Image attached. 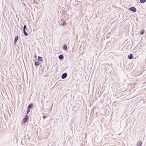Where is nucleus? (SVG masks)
<instances>
[{"instance_id": "20e7f679", "label": "nucleus", "mask_w": 146, "mask_h": 146, "mask_svg": "<svg viewBox=\"0 0 146 146\" xmlns=\"http://www.w3.org/2000/svg\"><path fill=\"white\" fill-rule=\"evenodd\" d=\"M18 39V36H17L15 37V40L14 42V44H15L16 43V42Z\"/></svg>"}, {"instance_id": "f03ea898", "label": "nucleus", "mask_w": 146, "mask_h": 146, "mask_svg": "<svg viewBox=\"0 0 146 146\" xmlns=\"http://www.w3.org/2000/svg\"><path fill=\"white\" fill-rule=\"evenodd\" d=\"M128 10L129 11H131L134 13L136 12V9L134 7H132L129 8Z\"/></svg>"}, {"instance_id": "ddd939ff", "label": "nucleus", "mask_w": 146, "mask_h": 146, "mask_svg": "<svg viewBox=\"0 0 146 146\" xmlns=\"http://www.w3.org/2000/svg\"><path fill=\"white\" fill-rule=\"evenodd\" d=\"M140 1L141 3H143L146 1V0H140Z\"/></svg>"}, {"instance_id": "0eeeda50", "label": "nucleus", "mask_w": 146, "mask_h": 146, "mask_svg": "<svg viewBox=\"0 0 146 146\" xmlns=\"http://www.w3.org/2000/svg\"><path fill=\"white\" fill-rule=\"evenodd\" d=\"M33 107V104H30L28 106V109H30L32 108Z\"/></svg>"}, {"instance_id": "6ab92c4d", "label": "nucleus", "mask_w": 146, "mask_h": 146, "mask_svg": "<svg viewBox=\"0 0 146 146\" xmlns=\"http://www.w3.org/2000/svg\"><path fill=\"white\" fill-rule=\"evenodd\" d=\"M44 118H45V117H44Z\"/></svg>"}, {"instance_id": "423d86ee", "label": "nucleus", "mask_w": 146, "mask_h": 146, "mask_svg": "<svg viewBox=\"0 0 146 146\" xmlns=\"http://www.w3.org/2000/svg\"><path fill=\"white\" fill-rule=\"evenodd\" d=\"M58 58L62 60L64 58V56L62 55H60L59 56Z\"/></svg>"}, {"instance_id": "6e6552de", "label": "nucleus", "mask_w": 146, "mask_h": 146, "mask_svg": "<svg viewBox=\"0 0 146 146\" xmlns=\"http://www.w3.org/2000/svg\"><path fill=\"white\" fill-rule=\"evenodd\" d=\"M63 49L64 50H66L67 49V46L66 45H65L63 46Z\"/></svg>"}, {"instance_id": "a211bd4d", "label": "nucleus", "mask_w": 146, "mask_h": 146, "mask_svg": "<svg viewBox=\"0 0 146 146\" xmlns=\"http://www.w3.org/2000/svg\"><path fill=\"white\" fill-rule=\"evenodd\" d=\"M35 58H36V56H35Z\"/></svg>"}, {"instance_id": "f8f14e48", "label": "nucleus", "mask_w": 146, "mask_h": 146, "mask_svg": "<svg viewBox=\"0 0 146 146\" xmlns=\"http://www.w3.org/2000/svg\"><path fill=\"white\" fill-rule=\"evenodd\" d=\"M23 31L24 32V34L26 36H27L28 35V34L25 31V30H23Z\"/></svg>"}, {"instance_id": "dca6fc26", "label": "nucleus", "mask_w": 146, "mask_h": 146, "mask_svg": "<svg viewBox=\"0 0 146 146\" xmlns=\"http://www.w3.org/2000/svg\"><path fill=\"white\" fill-rule=\"evenodd\" d=\"M30 109H28L27 108V114H28V113L30 112Z\"/></svg>"}, {"instance_id": "4468645a", "label": "nucleus", "mask_w": 146, "mask_h": 146, "mask_svg": "<svg viewBox=\"0 0 146 146\" xmlns=\"http://www.w3.org/2000/svg\"><path fill=\"white\" fill-rule=\"evenodd\" d=\"M144 33V30H142V31H141L140 32V34L141 35H143Z\"/></svg>"}, {"instance_id": "f3484780", "label": "nucleus", "mask_w": 146, "mask_h": 146, "mask_svg": "<svg viewBox=\"0 0 146 146\" xmlns=\"http://www.w3.org/2000/svg\"><path fill=\"white\" fill-rule=\"evenodd\" d=\"M26 28V26L25 25H24L23 28V30H25V29Z\"/></svg>"}, {"instance_id": "7ed1b4c3", "label": "nucleus", "mask_w": 146, "mask_h": 146, "mask_svg": "<svg viewBox=\"0 0 146 146\" xmlns=\"http://www.w3.org/2000/svg\"><path fill=\"white\" fill-rule=\"evenodd\" d=\"M67 73H64L62 75V76H61V78L63 79H64L66 77V76H67Z\"/></svg>"}, {"instance_id": "1a4fd4ad", "label": "nucleus", "mask_w": 146, "mask_h": 146, "mask_svg": "<svg viewBox=\"0 0 146 146\" xmlns=\"http://www.w3.org/2000/svg\"><path fill=\"white\" fill-rule=\"evenodd\" d=\"M142 144V142L141 141H139L137 143V146H141Z\"/></svg>"}, {"instance_id": "2eb2a0df", "label": "nucleus", "mask_w": 146, "mask_h": 146, "mask_svg": "<svg viewBox=\"0 0 146 146\" xmlns=\"http://www.w3.org/2000/svg\"><path fill=\"white\" fill-rule=\"evenodd\" d=\"M61 25L65 26L66 25V23L64 22L62 24H60Z\"/></svg>"}, {"instance_id": "f257e3e1", "label": "nucleus", "mask_w": 146, "mask_h": 146, "mask_svg": "<svg viewBox=\"0 0 146 146\" xmlns=\"http://www.w3.org/2000/svg\"><path fill=\"white\" fill-rule=\"evenodd\" d=\"M29 119V116L27 115H26L25 117L24 118L23 120V122L24 123H25Z\"/></svg>"}, {"instance_id": "39448f33", "label": "nucleus", "mask_w": 146, "mask_h": 146, "mask_svg": "<svg viewBox=\"0 0 146 146\" xmlns=\"http://www.w3.org/2000/svg\"><path fill=\"white\" fill-rule=\"evenodd\" d=\"M133 57V55L132 54H130L128 56V58L129 59H131Z\"/></svg>"}, {"instance_id": "9d476101", "label": "nucleus", "mask_w": 146, "mask_h": 146, "mask_svg": "<svg viewBox=\"0 0 146 146\" xmlns=\"http://www.w3.org/2000/svg\"><path fill=\"white\" fill-rule=\"evenodd\" d=\"M40 64L39 62H35V65L36 66H38Z\"/></svg>"}, {"instance_id": "9b49d317", "label": "nucleus", "mask_w": 146, "mask_h": 146, "mask_svg": "<svg viewBox=\"0 0 146 146\" xmlns=\"http://www.w3.org/2000/svg\"><path fill=\"white\" fill-rule=\"evenodd\" d=\"M38 60H39L40 61H42L43 60L42 58L40 56L38 57Z\"/></svg>"}]
</instances>
